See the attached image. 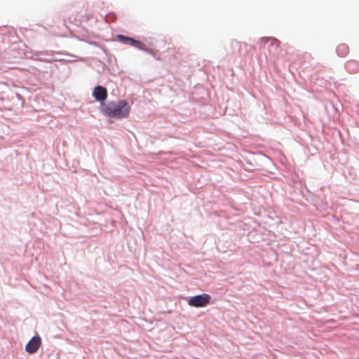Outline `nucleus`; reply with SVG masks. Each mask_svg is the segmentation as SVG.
<instances>
[{
    "instance_id": "obj_1",
    "label": "nucleus",
    "mask_w": 359,
    "mask_h": 359,
    "mask_svg": "<svg viewBox=\"0 0 359 359\" xmlns=\"http://www.w3.org/2000/svg\"><path fill=\"white\" fill-rule=\"evenodd\" d=\"M103 111L109 117L121 119L129 115L130 105L126 100L111 102L103 107Z\"/></svg>"
},
{
    "instance_id": "obj_2",
    "label": "nucleus",
    "mask_w": 359,
    "mask_h": 359,
    "mask_svg": "<svg viewBox=\"0 0 359 359\" xmlns=\"http://www.w3.org/2000/svg\"><path fill=\"white\" fill-rule=\"evenodd\" d=\"M211 297L206 293L191 297L188 300V304L193 307H203L210 304Z\"/></svg>"
},
{
    "instance_id": "obj_3",
    "label": "nucleus",
    "mask_w": 359,
    "mask_h": 359,
    "mask_svg": "<svg viewBox=\"0 0 359 359\" xmlns=\"http://www.w3.org/2000/svg\"><path fill=\"white\" fill-rule=\"evenodd\" d=\"M259 43L261 48H265L266 45L269 43L270 47L273 50H277L280 45V41L273 37H262L259 39Z\"/></svg>"
},
{
    "instance_id": "obj_4",
    "label": "nucleus",
    "mask_w": 359,
    "mask_h": 359,
    "mask_svg": "<svg viewBox=\"0 0 359 359\" xmlns=\"http://www.w3.org/2000/svg\"><path fill=\"white\" fill-rule=\"evenodd\" d=\"M41 344V338L38 336L33 337L25 346V350L30 354L34 353L38 351Z\"/></svg>"
},
{
    "instance_id": "obj_5",
    "label": "nucleus",
    "mask_w": 359,
    "mask_h": 359,
    "mask_svg": "<svg viewBox=\"0 0 359 359\" xmlns=\"http://www.w3.org/2000/svg\"><path fill=\"white\" fill-rule=\"evenodd\" d=\"M117 39L124 43H128L131 46L136 47L139 49H144V45L142 42L135 40L133 38L126 36L121 34H118L116 36Z\"/></svg>"
},
{
    "instance_id": "obj_6",
    "label": "nucleus",
    "mask_w": 359,
    "mask_h": 359,
    "mask_svg": "<svg viewBox=\"0 0 359 359\" xmlns=\"http://www.w3.org/2000/svg\"><path fill=\"white\" fill-rule=\"evenodd\" d=\"M93 96L97 101L103 102L107 97V90L105 88L97 86L93 91Z\"/></svg>"
},
{
    "instance_id": "obj_7",
    "label": "nucleus",
    "mask_w": 359,
    "mask_h": 359,
    "mask_svg": "<svg viewBox=\"0 0 359 359\" xmlns=\"http://www.w3.org/2000/svg\"><path fill=\"white\" fill-rule=\"evenodd\" d=\"M348 46L345 43H341L337 48V53L340 57H345L348 55Z\"/></svg>"
}]
</instances>
